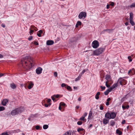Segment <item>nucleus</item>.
I'll return each instance as SVG.
<instances>
[{"label": "nucleus", "mask_w": 135, "mask_h": 135, "mask_svg": "<svg viewBox=\"0 0 135 135\" xmlns=\"http://www.w3.org/2000/svg\"><path fill=\"white\" fill-rule=\"evenodd\" d=\"M21 61L22 66L26 70L30 69L34 66L32 60L29 56H26L23 57Z\"/></svg>", "instance_id": "f257e3e1"}, {"label": "nucleus", "mask_w": 135, "mask_h": 135, "mask_svg": "<svg viewBox=\"0 0 135 135\" xmlns=\"http://www.w3.org/2000/svg\"><path fill=\"white\" fill-rule=\"evenodd\" d=\"M24 110L23 107H21L13 110L11 112L12 115H14L20 113Z\"/></svg>", "instance_id": "f03ea898"}, {"label": "nucleus", "mask_w": 135, "mask_h": 135, "mask_svg": "<svg viewBox=\"0 0 135 135\" xmlns=\"http://www.w3.org/2000/svg\"><path fill=\"white\" fill-rule=\"evenodd\" d=\"M105 49L103 47H100L96 50L93 52V53L95 55H98L102 53L105 50Z\"/></svg>", "instance_id": "7ed1b4c3"}, {"label": "nucleus", "mask_w": 135, "mask_h": 135, "mask_svg": "<svg viewBox=\"0 0 135 135\" xmlns=\"http://www.w3.org/2000/svg\"><path fill=\"white\" fill-rule=\"evenodd\" d=\"M127 81L123 78H120L118 80L117 83L123 86L126 85L127 84Z\"/></svg>", "instance_id": "20e7f679"}, {"label": "nucleus", "mask_w": 135, "mask_h": 135, "mask_svg": "<svg viewBox=\"0 0 135 135\" xmlns=\"http://www.w3.org/2000/svg\"><path fill=\"white\" fill-rule=\"evenodd\" d=\"M25 87L27 86L29 89H31L34 85L33 84L32 82H30L28 81V82L25 83Z\"/></svg>", "instance_id": "39448f33"}, {"label": "nucleus", "mask_w": 135, "mask_h": 135, "mask_svg": "<svg viewBox=\"0 0 135 135\" xmlns=\"http://www.w3.org/2000/svg\"><path fill=\"white\" fill-rule=\"evenodd\" d=\"M92 46L94 49L97 48L99 46V42L97 40L94 41L92 43Z\"/></svg>", "instance_id": "423d86ee"}, {"label": "nucleus", "mask_w": 135, "mask_h": 135, "mask_svg": "<svg viewBox=\"0 0 135 135\" xmlns=\"http://www.w3.org/2000/svg\"><path fill=\"white\" fill-rule=\"evenodd\" d=\"M86 16V13L84 12H80L78 16L79 18V19H81L83 17L84 18H85Z\"/></svg>", "instance_id": "0eeeda50"}, {"label": "nucleus", "mask_w": 135, "mask_h": 135, "mask_svg": "<svg viewBox=\"0 0 135 135\" xmlns=\"http://www.w3.org/2000/svg\"><path fill=\"white\" fill-rule=\"evenodd\" d=\"M42 69L41 68H38L36 70V73L37 74H40L42 73Z\"/></svg>", "instance_id": "6e6552de"}, {"label": "nucleus", "mask_w": 135, "mask_h": 135, "mask_svg": "<svg viewBox=\"0 0 135 135\" xmlns=\"http://www.w3.org/2000/svg\"><path fill=\"white\" fill-rule=\"evenodd\" d=\"M131 73V75H133L135 74V70L134 68H132L131 69L129 70L128 72V74H129V73Z\"/></svg>", "instance_id": "1a4fd4ad"}, {"label": "nucleus", "mask_w": 135, "mask_h": 135, "mask_svg": "<svg viewBox=\"0 0 135 135\" xmlns=\"http://www.w3.org/2000/svg\"><path fill=\"white\" fill-rule=\"evenodd\" d=\"M105 117L108 119H111L110 113L108 112L106 113L105 114Z\"/></svg>", "instance_id": "9d476101"}, {"label": "nucleus", "mask_w": 135, "mask_h": 135, "mask_svg": "<svg viewBox=\"0 0 135 135\" xmlns=\"http://www.w3.org/2000/svg\"><path fill=\"white\" fill-rule=\"evenodd\" d=\"M54 44V41L52 40H48L46 42V44L48 45H51Z\"/></svg>", "instance_id": "9b49d317"}, {"label": "nucleus", "mask_w": 135, "mask_h": 135, "mask_svg": "<svg viewBox=\"0 0 135 135\" xmlns=\"http://www.w3.org/2000/svg\"><path fill=\"white\" fill-rule=\"evenodd\" d=\"M103 124L105 125L109 123V120L108 119L105 118L103 119Z\"/></svg>", "instance_id": "f8f14e48"}, {"label": "nucleus", "mask_w": 135, "mask_h": 135, "mask_svg": "<svg viewBox=\"0 0 135 135\" xmlns=\"http://www.w3.org/2000/svg\"><path fill=\"white\" fill-rule=\"evenodd\" d=\"M8 102V100L7 99H5L3 100L2 102V104L3 105L5 106Z\"/></svg>", "instance_id": "ddd939ff"}, {"label": "nucleus", "mask_w": 135, "mask_h": 135, "mask_svg": "<svg viewBox=\"0 0 135 135\" xmlns=\"http://www.w3.org/2000/svg\"><path fill=\"white\" fill-rule=\"evenodd\" d=\"M110 118L111 119H114L116 116V114L114 112H112L110 113Z\"/></svg>", "instance_id": "4468645a"}, {"label": "nucleus", "mask_w": 135, "mask_h": 135, "mask_svg": "<svg viewBox=\"0 0 135 135\" xmlns=\"http://www.w3.org/2000/svg\"><path fill=\"white\" fill-rule=\"evenodd\" d=\"M118 83L117 82L116 83L114 84L110 88L112 90L113 89L117 86Z\"/></svg>", "instance_id": "2eb2a0df"}, {"label": "nucleus", "mask_w": 135, "mask_h": 135, "mask_svg": "<svg viewBox=\"0 0 135 135\" xmlns=\"http://www.w3.org/2000/svg\"><path fill=\"white\" fill-rule=\"evenodd\" d=\"M112 91L111 89H110V88H108L107 90L105 91L104 93L105 95H107L110 92Z\"/></svg>", "instance_id": "dca6fc26"}, {"label": "nucleus", "mask_w": 135, "mask_h": 135, "mask_svg": "<svg viewBox=\"0 0 135 135\" xmlns=\"http://www.w3.org/2000/svg\"><path fill=\"white\" fill-rule=\"evenodd\" d=\"M105 79L107 80V81L108 82L110 81L111 80L110 76L109 75H106Z\"/></svg>", "instance_id": "f3484780"}, {"label": "nucleus", "mask_w": 135, "mask_h": 135, "mask_svg": "<svg viewBox=\"0 0 135 135\" xmlns=\"http://www.w3.org/2000/svg\"><path fill=\"white\" fill-rule=\"evenodd\" d=\"M78 39L75 37L73 38L70 40V42H72L76 41Z\"/></svg>", "instance_id": "a211bd4d"}, {"label": "nucleus", "mask_w": 135, "mask_h": 135, "mask_svg": "<svg viewBox=\"0 0 135 135\" xmlns=\"http://www.w3.org/2000/svg\"><path fill=\"white\" fill-rule=\"evenodd\" d=\"M77 131L79 132H80L81 131L84 132V134H83V135L85 134V130L82 128H79L77 129Z\"/></svg>", "instance_id": "6ab92c4d"}, {"label": "nucleus", "mask_w": 135, "mask_h": 135, "mask_svg": "<svg viewBox=\"0 0 135 135\" xmlns=\"http://www.w3.org/2000/svg\"><path fill=\"white\" fill-rule=\"evenodd\" d=\"M92 115V112L90 110L89 112V115L88 117V119H91V117Z\"/></svg>", "instance_id": "aec40b11"}, {"label": "nucleus", "mask_w": 135, "mask_h": 135, "mask_svg": "<svg viewBox=\"0 0 135 135\" xmlns=\"http://www.w3.org/2000/svg\"><path fill=\"white\" fill-rule=\"evenodd\" d=\"M100 94V92H98L96 95H95V97L96 99H99V95Z\"/></svg>", "instance_id": "412c9836"}, {"label": "nucleus", "mask_w": 135, "mask_h": 135, "mask_svg": "<svg viewBox=\"0 0 135 135\" xmlns=\"http://www.w3.org/2000/svg\"><path fill=\"white\" fill-rule=\"evenodd\" d=\"M10 87L13 89H15L16 87V86L14 83L11 84L10 85Z\"/></svg>", "instance_id": "4be33fe9"}, {"label": "nucleus", "mask_w": 135, "mask_h": 135, "mask_svg": "<svg viewBox=\"0 0 135 135\" xmlns=\"http://www.w3.org/2000/svg\"><path fill=\"white\" fill-rule=\"evenodd\" d=\"M110 126H113L115 124V122L113 120H112L110 121Z\"/></svg>", "instance_id": "5701e85b"}, {"label": "nucleus", "mask_w": 135, "mask_h": 135, "mask_svg": "<svg viewBox=\"0 0 135 135\" xmlns=\"http://www.w3.org/2000/svg\"><path fill=\"white\" fill-rule=\"evenodd\" d=\"M37 114H32L31 115L30 117L28 118V120H31V118H33L34 117H36Z\"/></svg>", "instance_id": "b1692460"}, {"label": "nucleus", "mask_w": 135, "mask_h": 135, "mask_svg": "<svg viewBox=\"0 0 135 135\" xmlns=\"http://www.w3.org/2000/svg\"><path fill=\"white\" fill-rule=\"evenodd\" d=\"M116 132L117 134H118L119 135H121L122 134V132L118 129H117L116 130Z\"/></svg>", "instance_id": "393cba45"}, {"label": "nucleus", "mask_w": 135, "mask_h": 135, "mask_svg": "<svg viewBox=\"0 0 135 135\" xmlns=\"http://www.w3.org/2000/svg\"><path fill=\"white\" fill-rule=\"evenodd\" d=\"M66 88L68 90H69L70 91H71L72 90V89H71V87L70 86H68V85L66 86Z\"/></svg>", "instance_id": "a878e982"}, {"label": "nucleus", "mask_w": 135, "mask_h": 135, "mask_svg": "<svg viewBox=\"0 0 135 135\" xmlns=\"http://www.w3.org/2000/svg\"><path fill=\"white\" fill-rule=\"evenodd\" d=\"M133 13L132 12H131L130 13V18H129V20H133Z\"/></svg>", "instance_id": "bb28decb"}, {"label": "nucleus", "mask_w": 135, "mask_h": 135, "mask_svg": "<svg viewBox=\"0 0 135 135\" xmlns=\"http://www.w3.org/2000/svg\"><path fill=\"white\" fill-rule=\"evenodd\" d=\"M49 127V126L45 124L43 126V128L44 129H47Z\"/></svg>", "instance_id": "cd10ccee"}, {"label": "nucleus", "mask_w": 135, "mask_h": 135, "mask_svg": "<svg viewBox=\"0 0 135 135\" xmlns=\"http://www.w3.org/2000/svg\"><path fill=\"white\" fill-rule=\"evenodd\" d=\"M128 7H129L131 8L135 7V3H132L131 5L128 6Z\"/></svg>", "instance_id": "c85d7f7f"}, {"label": "nucleus", "mask_w": 135, "mask_h": 135, "mask_svg": "<svg viewBox=\"0 0 135 135\" xmlns=\"http://www.w3.org/2000/svg\"><path fill=\"white\" fill-rule=\"evenodd\" d=\"M129 107V105H127V106H124L123 105L122 106V108L123 109H128Z\"/></svg>", "instance_id": "c756f323"}, {"label": "nucleus", "mask_w": 135, "mask_h": 135, "mask_svg": "<svg viewBox=\"0 0 135 135\" xmlns=\"http://www.w3.org/2000/svg\"><path fill=\"white\" fill-rule=\"evenodd\" d=\"M129 22L131 24V25L133 26H134V23L133 21V20H129Z\"/></svg>", "instance_id": "7c9ffc66"}, {"label": "nucleus", "mask_w": 135, "mask_h": 135, "mask_svg": "<svg viewBox=\"0 0 135 135\" xmlns=\"http://www.w3.org/2000/svg\"><path fill=\"white\" fill-rule=\"evenodd\" d=\"M67 85L65 83H62L61 84V86L62 87H65L66 88V86H67Z\"/></svg>", "instance_id": "2f4dec72"}, {"label": "nucleus", "mask_w": 135, "mask_h": 135, "mask_svg": "<svg viewBox=\"0 0 135 135\" xmlns=\"http://www.w3.org/2000/svg\"><path fill=\"white\" fill-rule=\"evenodd\" d=\"M108 81H106L105 82V85L107 88H109L110 87V86L108 84Z\"/></svg>", "instance_id": "473e14b6"}, {"label": "nucleus", "mask_w": 135, "mask_h": 135, "mask_svg": "<svg viewBox=\"0 0 135 135\" xmlns=\"http://www.w3.org/2000/svg\"><path fill=\"white\" fill-rule=\"evenodd\" d=\"M14 133H18L21 131L20 130V129H18L14 131Z\"/></svg>", "instance_id": "72a5a7b5"}, {"label": "nucleus", "mask_w": 135, "mask_h": 135, "mask_svg": "<svg viewBox=\"0 0 135 135\" xmlns=\"http://www.w3.org/2000/svg\"><path fill=\"white\" fill-rule=\"evenodd\" d=\"M4 108L3 107H0V111H3L4 109Z\"/></svg>", "instance_id": "f704fd0d"}, {"label": "nucleus", "mask_w": 135, "mask_h": 135, "mask_svg": "<svg viewBox=\"0 0 135 135\" xmlns=\"http://www.w3.org/2000/svg\"><path fill=\"white\" fill-rule=\"evenodd\" d=\"M71 133H70L68 132H67L63 135H71Z\"/></svg>", "instance_id": "c9c22d12"}, {"label": "nucleus", "mask_w": 135, "mask_h": 135, "mask_svg": "<svg viewBox=\"0 0 135 135\" xmlns=\"http://www.w3.org/2000/svg\"><path fill=\"white\" fill-rule=\"evenodd\" d=\"M31 27L34 30H35V31H36L37 30V28L36 27H35L34 26H32Z\"/></svg>", "instance_id": "e433bc0d"}, {"label": "nucleus", "mask_w": 135, "mask_h": 135, "mask_svg": "<svg viewBox=\"0 0 135 135\" xmlns=\"http://www.w3.org/2000/svg\"><path fill=\"white\" fill-rule=\"evenodd\" d=\"M60 105L61 106H64L66 104L64 103L63 102H61L60 103Z\"/></svg>", "instance_id": "4c0bfd02"}, {"label": "nucleus", "mask_w": 135, "mask_h": 135, "mask_svg": "<svg viewBox=\"0 0 135 135\" xmlns=\"http://www.w3.org/2000/svg\"><path fill=\"white\" fill-rule=\"evenodd\" d=\"M128 59L129 60V62H131L132 61V59L131 58V56H128Z\"/></svg>", "instance_id": "58836bf2"}, {"label": "nucleus", "mask_w": 135, "mask_h": 135, "mask_svg": "<svg viewBox=\"0 0 135 135\" xmlns=\"http://www.w3.org/2000/svg\"><path fill=\"white\" fill-rule=\"evenodd\" d=\"M114 3L113 2H110L109 5L111 6H114Z\"/></svg>", "instance_id": "ea45409f"}, {"label": "nucleus", "mask_w": 135, "mask_h": 135, "mask_svg": "<svg viewBox=\"0 0 135 135\" xmlns=\"http://www.w3.org/2000/svg\"><path fill=\"white\" fill-rule=\"evenodd\" d=\"M81 78V77H80V76H78L75 79V81H78L80 79V78Z\"/></svg>", "instance_id": "a19ab883"}, {"label": "nucleus", "mask_w": 135, "mask_h": 135, "mask_svg": "<svg viewBox=\"0 0 135 135\" xmlns=\"http://www.w3.org/2000/svg\"><path fill=\"white\" fill-rule=\"evenodd\" d=\"M76 24H77L78 26H80L81 25V23L80 21H77Z\"/></svg>", "instance_id": "79ce46f5"}, {"label": "nucleus", "mask_w": 135, "mask_h": 135, "mask_svg": "<svg viewBox=\"0 0 135 135\" xmlns=\"http://www.w3.org/2000/svg\"><path fill=\"white\" fill-rule=\"evenodd\" d=\"M77 123L78 125H81L82 124V121H79L77 122Z\"/></svg>", "instance_id": "37998d69"}, {"label": "nucleus", "mask_w": 135, "mask_h": 135, "mask_svg": "<svg viewBox=\"0 0 135 135\" xmlns=\"http://www.w3.org/2000/svg\"><path fill=\"white\" fill-rule=\"evenodd\" d=\"M51 99L52 100L54 101H56V100H55V97L54 96V95L52 96L51 97Z\"/></svg>", "instance_id": "c03bdc74"}, {"label": "nucleus", "mask_w": 135, "mask_h": 135, "mask_svg": "<svg viewBox=\"0 0 135 135\" xmlns=\"http://www.w3.org/2000/svg\"><path fill=\"white\" fill-rule=\"evenodd\" d=\"M54 96L55 97V98H58L59 97V95H54Z\"/></svg>", "instance_id": "a18cd8bd"}, {"label": "nucleus", "mask_w": 135, "mask_h": 135, "mask_svg": "<svg viewBox=\"0 0 135 135\" xmlns=\"http://www.w3.org/2000/svg\"><path fill=\"white\" fill-rule=\"evenodd\" d=\"M32 36H31L28 38V39L30 41L32 39Z\"/></svg>", "instance_id": "49530a36"}, {"label": "nucleus", "mask_w": 135, "mask_h": 135, "mask_svg": "<svg viewBox=\"0 0 135 135\" xmlns=\"http://www.w3.org/2000/svg\"><path fill=\"white\" fill-rule=\"evenodd\" d=\"M100 88L103 90H104L105 88V86H100Z\"/></svg>", "instance_id": "de8ad7c7"}, {"label": "nucleus", "mask_w": 135, "mask_h": 135, "mask_svg": "<svg viewBox=\"0 0 135 135\" xmlns=\"http://www.w3.org/2000/svg\"><path fill=\"white\" fill-rule=\"evenodd\" d=\"M80 120H85V118H84V117H83L82 116L80 118Z\"/></svg>", "instance_id": "09e8293b"}, {"label": "nucleus", "mask_w": 135, "mask_h": 135, "mask_svg": "<svg viewBox=\"0 0 135 135\" xmlns=\"http://www.w3.org/2000/svg\"><path fill=\"white\" fill-rule=\"evenodd\" d=\"M54 75L55 77H57V72H55L54 73Z\"/></svg>", "instance_id": "8fccbe9b"}, {"label": "nucleus", "mask_w": 135, "mask_h": 135, "mask_svg": "<svg viewBox=\"0 0 135 135\" xmlns=\"http://www.w3.org/2000/svg\"><path fill=\"white\" fill-rule=\"evenodd\" d=\"M36 129H37V130H38V129L39 128H40V127L39 126H38V125H37V126H36Z\"/></svg>", "instance_id": "3c124183"}, {"label": "nucleus", "mask_w": 135, "mask_h": 135, "mask_svg": "<svg viewBox=\"0 0 135 135\" xmlns=\"http://www.w3.org/2000/svg\"><path fill=\"white\" fill-rule=\"evenodd\" d=\"M2 135H9L7 132L3 133L2 134Z\"/></svg>", "instance_id": "603ef678"}, {"label": "nucleus", "mask_w": 135, "mask_h": 135, "mask_svg": "<svg viewBox=\"0 0 135 135\" xmlns=\"http://www.w3.org/2000/svg\"><path fill=\"white\" fill-rule=\"evenodd\" d=\"M87 115V113H84V114L82 116L83 117H84V118H85V117Z\"/></svg>", "instance_id": "864d4df0"}, {"label": "nucleus", "mask_w": 135, "mask_h": 135, "mask_svg": "<svg viewBox=\"0 0 135 135\" xmlns=\"http://www.w3.org/2000/svg\"><path fill=\"white\" fill-rule=\"evenodd\" d=\"M34 44L36 45H38V43L37 42L35 41L34 42Z\"/></svg>", "instance_id": "5fc2aeb1"}, {"label": "nucleus", "mask_w": 135, "mask_h": 135, "mask_svg": "<svg viewBox=\"0 0 135 135\" xmlns=\"http://www.w3.org/2000/svg\"><path fill=\"white\" fill-rule=\"evenodd\" d=\"M126 123V120H122V124H124Z\"/></svg>", "instance_id": "6e6d98bb"}, {"label": "nucleus", "mask_w": 135, "mask_h": 135, "mask_svg": "<svg viewBox=\"0 0 135 135\" xmlns=\"http://www.w3.org/2000/svg\"><path fill=\"white\" fill-rule=\"evenodd\" d=\"M33 32V30H30V31L29 32L30 35H31L32 33Z\"/></svg>", "instance_id": "4d7b16f0"}, {"label": "nucleus", "mask_w": 135, "mask_h": 135, "mask_svg": "<svg viewBox=\"0 0 135 135\" xmlns=\"http://www.w3.org/2000/svg\"><path fill=\"white\" fill-rule=\"evenodd\" d=\"M100 109L101 110H103V107L102 105H101L100 108Z\"/></svg>", "instance_id": "13d9d810"}, {"label": "nucleus", "mask_w": 135, "mask_h": 135, "mask_svg": "<svg viewBox=\"0 0 135 135\" xmlns=\"http://www.w3.org/2000/svg\"><path fill=\"white\" fill-rule=\"evenodd\" d=\"M38 33L40 34H41L43 32L42 30H40L38 31Z\"/></svg>", "instance_id": "bf43d9fd"}, {"label": "nucleus", "mask_w": 135, "mask_h": 135, "mask_svg": "<svg viewBox=\"0 0 135 135\" xmlns=\"http://www.w3.org/2000/svg\"><path fill=\"white\" fill-rule=\"evenodd\" d=\"M1 26L3 28H4L5 27V25L4 24H1Z\"/></svg>", "instance_id": "052dcab7"}, {"label": "nucleus", "mask_w": 135, "mask_h": 135, "mask_svg": "<svg viewBox=\"0 0 135 135\" xmlns=\"http://www.w3.org/2000/svg\"><path fill=\"white\" fill-rule=\"evenodd\" d=\"M44 106L46 107H47L49 106V105L47 104H45L44 105Z\"/></svg>", "instance_id": "680f3d73"}, {"label": "nucleus", "mask_w": 135, "mask_h": 135, "mask_svg": "<svg viewBox=\"0 0 135 135\" xmlns=\"http://www.w3.org/2000/svg\"><path fill=\"white\" fill-rule=\"evenodd\" d=\"M51 101V100L50 99H48V100L47 101V102L48 103H49L50 102V101Z\"/></svg>", "instance_id": "e2e57ef3"}, {"label": "nucleus", "mask_w": 135, "mask_h": 135, "mask_svg": "<svg viewBox=\"0 0 135 135\" xmlns=\"http://www.w3.org/2000/svg\"><path fill=\"white\" fill-rule=\"evenodd\" d=\"M111 100V99L110 98H108L107 99V101L109 102V101Z\"/></svg>", "instance_id": "0e129e2a"}, {"label": "nucleus", "mask_w": 135, "mask_h": 135, "mask_svg": "<svg viewBox=\"0 0 135 135\" xmlns=\"http://www.w3.org/2000/svg\"><path fill=\"white\" fill-rule=\"evenodd\" d=\"M37 35L39 37H40L41 36V34L39 33H37Z\"/></svg>", "instance_id": "69168bd1"}, {"label": "nucleus", "mask_w": 135, "mask_h": 135, "mask_svg": "<svg viewBox=\"0 0 135 135\" xmlns=\"http://www.w3.org/2000/svg\"><path fill=\"white\" fill-rule=\"evenodd\" d=\"M128 24H129V23H128V22H126V23H125V25L126 26H127L128 25Z\"/></svg>", "instance_id": "338daca9"}, {"label": "nucleus", "mask_w": 135, "mask_h": 135, "mask_svg": "<svg viewBox=\"0 0 135 135\" xmlns=\"http://www.w3.org/2000/svg\"><path fill=\"white\" fill-rule=\"evenodd\" d=\"M85 70L84 69L83 70L81 73L82 74H83L85 72Z\"/></svg>", "instance_id": "774afa93"}]
</instances>
